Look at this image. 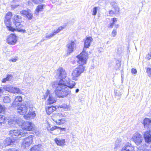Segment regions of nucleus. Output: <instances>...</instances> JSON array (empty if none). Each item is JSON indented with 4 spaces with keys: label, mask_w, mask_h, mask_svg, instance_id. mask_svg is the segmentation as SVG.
Here are the masks:
<instances>
[{
    "label": "nucleus",
    "mask_w": 151,
    "mask_h": 151,
    "mask_svg": "<svg viewBox=\"0 0 151 151\" xmlns=\"http://www.w3.org/2000/svg\"><path fill=\"white\" fill-rule=\"evenodd\" d=\"M109 14L111 16H112L115 14L113 10H111L109 11Z\"/></svg>",
    "instance_id": "c03bdc74"
},
{
    "label": "nucleus",
    "mask_w": 151,
    "mask_h": 151,
    "mask_svg": "<svg viewBox=\"0 0 151 151\" xmlns=\"http://www.w3.org/2000/svg\"><path fill=\"white\" fill-rule=\"evenodd\" d=\"M110 4L114 9L116 13L117 14L119 13L120 9L117 3L114 1H113L111 2Z\"/></svg>",
    "instance_id": "bb28decb"
},
{
    "label": "nucleus",
    "mask_w": 151,
    "mask_h": 151,
    "mask_svg": "<svg viewBox=\"0 0 151 151\" xmlns=\"http://www.w3.org/2000/svg\"><path fill=\"white\" fill-rule=\"evenodd\" d=\"M22 101V98L20 96H17L16 97L13 103V104H14L15 102H21Z\"/></svg>",
    "instance_id": "c9c22d12"
},
{
    "label": "nucleus",
    "mask_w": 151,
    "mask_h": 151,
    "mask_svg": "<svg viewBox=\"0 0 151 151\" xmlns=\"http://www.w3.org/2000/svg\"><path fill=\"white\" fill-rule=\"evenodd\" d=\"M117 20V19L116 18H113L112 19V21L114 23L115 22H116Z\"/></svg>",
    "instance_id": "3c124183"
},
{
    "label": "nucleus",
    "mask_w": 151,
    "mask_h": 151,
    "mask_svg": "<svg viewBox=\"0 0 151 151\" xmlns=\"http://www.w3.org/2000/svg\"><path fill=\"white\" fill-rule=\"evenodd\" d=\"M13 87L8 86H4L1 87V93L3 90L12 93Z\"/></svg>",
    "instance_id": "c85d7f7f"
},
{
    "label": "nucleus",
    "mask_w": 151,
    "mask_h": 151,
    "mask_svg": "<svg viewBox=\"0 0 151 151\" xmlns=\"http://www.w3.org/2000/svg\"><path fill=\"white\" fill-rule=\"evenodd\" d=\"M8 119L5 118L4 116H2L1 117V125L4 126L6 125V122H8V125L11 128L15 126L16 124H17L19 126H21L22 129V126L24 124V122L21 119H17L15 117L13 119H10L7 121Z\"/></svg>",
    "instance_id": "f257e3e1"
},
{
    "label": "nucleus",
    "mask_w": 151,
    "mask_h": 151,
    "mask_svg": "<svg viewBox=\"0 0 151 151\" xmlns=\"http://www.w3.org/2000/svg\"><path fill=\"white\" fill-rule=\"evenodd\" d=\"M55 141L56 144L60 146H64L65 142V140L63 139L56 138L55 139Z\"/></svg>",
    "instance_id": "a878e982"
},
{
    "label": "nucleus",
    "mask_w": 151,
    "mask_h": 151,
    "mask_svg": "<svg viewBox=\"0 0 151 151\" xmlns=\"http://www.w3.org/2000/svg\"><path fill=\"white\" fill-rule=\"evenodd\" d=\"M52 2H55V1H57L58 0H51Z\"/></svg>",
    "instance_id": "bf43d9fd"
},
{
    "label": "nucleus",
    "mask_w": 151,
    "mask_h": 151,
    "mask_svg": "<svg viewBox=\"0 0 151 151\" xmlns=\"http://www.w3.org/2000/svg\"><path fill=\"white\" fill-rule=\"evenodd\" d=\"M34 124L31 122H26L22 126V129L24 130L31 131L34 128Z\"/></svg>",
    "instance_id": "a211bd4d"
},
{
    "label": "nucleus",
    "mask_w": 151,
    "mask_h": 151,
    "mask_svg": "<svg viewBox=\"0 0 151 151\" xmlns=\"http://www.w3.org/2000/svg\"><path fill=\"white\" fill-rule=\"evenodd\" d=\"M144 137L146 142L149 143L151 142V132L150 131L145 132Z\"/></svg>",
    "instance_id": "4be33fe9"
},
{
    "label": "nucleus",
    "mask_w": 151,
    "mask_h": 151,
    "mask_svg": "<svg viewBox=\"0 0 151 151\" xmlns=\"http://www.w3.org/2000/svg\"><path fill=\"white\" fill-rule=\"evenodd\" d=\"M76 41L69 40L66 45L67 48V54H70L73 52L76 49Z\"/></svg>",
    "instance_id": "f8f14e48"
},
{
    "label": "nucleus",
    "mask_w": 151,
    "mask_h": 151,
    "mask_svg": "<svg viewBox=\"0 0 151 151\" xmlns=\"http://www.w3.org/2000/svg\"><path fill=\"white\" fill-rule=\"evenodd\" d=\"M28 108L26 105L21 104L18 106L17 109V112L20 115H24L27 111Z\"/></svg>",
    "instance_id": "dca6fc26"
},
{
    "label": "nucleus",
    "mask_w": 151,
    "mask_h": 151,
    "mask_svg": "<svg viewBox=\"0 0 151 151\" xmlns=\"http://www.w3.org/2000/svg\"><path fill=\"white\" fill-rule=\"evenodd\" d=\"M12 19L13 23L18 31L23 33L25 32L26 30L25 29H20L23 27V25L21 24L22 22L21 17L18 15H15Z\"/></svg>",
    "instance_id": "423d86ee"
},
{
    "label": "nucleus",
    "mask_w": 151,
    "mask_h": 151,
    "mask_svg": "<svg viewBox=\"0 0 151 151\" xmlns=\"http://www.w3.org/2000/svg\"><path fill=\"white\" fill-rule=\"evenodd\" d=\"M32 136L30 135L28 137L23 139L22 147L23 148H26L32 143Z\"/></svg>",
    "instance_id": "4468645a"
},
{
    "label": "nucleus",
    "mask_w": 151,
    "mask_h": 151,
    "mask_svg": "<svg viewBox=\"0 0 151 151\" xmlns=\"http://www.w3.org/2000/svg\"><path fill=\"white\" fill-rule=\"evenodd\" d=\"M143 124L145 129L150 131L151 129V120L150 119L147 118L144 119Z\"/></svg>",
    "instance_id": "6ab92c4d"
},
{
    "label": "nucleus",
    "mask_w": 151,
    "mask_h": 151,
    "mask_svg": "<svg viewBox=\"0 0 151 151\" xmlns=\"http://www.w3.org/2000/svg\"><path fill=\"white\" fill-rule=\"evenodd\" d=\"M92 40V38L91 37H88L87 38L84 42V48L83 51L86 52V49L88 48L90 45L91 43Z\"/></svg>",
    "instance_id": "5701e85b"
},
{
    "label": "nucleus",
    "mask_w": 151,
    "mask_h": 151,
    "mask_svg": "<svg viewBox=\"0 0 151 151\" xmlns=\"http://www.w3.org/2000/svg\"><path fill=\"white\" fill-rule=\"evenodd\" d=\"M134 147L131 143H127L122 147L120 151H134Z\"/></svg>",
    "instance_id": "aec40b11"
},
{
    "label": "nucleus",
    "mask_w": 151,
    "mask_h": 151,
    "mask_svg": "<svg viewBox=\"0 0 151 151\" xmlns=\"http://www.w3.org/2000/svg\"><path fill=\"white\" fill-rule=\"evenodd\" d=\"M18 60V57L15 56L14 58H13L9 60V61H11L13 62H16Z\"/></svg>",
    "instance_id": "ea45409f"
},
{
    "label": "nucleus",
    "mask_w": 151,
    "mask_h": 151,
    "mask_svg": "<svg viewBox=\"0 0 151 151\" xmlns=\"http://www.w3.org/2000/svg\"><path fill=\"white\" fill-rule=\"evenodd\" d=\"M43 9V5H38L35 10V14L38 15L40 11H42Z\"/></svg>",
    "instance_id": "473e14b6"
},
{
    "label": "nucleus",
    "mask_w": 151,
    "mask_h": 151,
    "mask_svg": "<svg viewBox=\"0 0 151 151\" xmlns=\"http://www.w3.org/2000/svg\"><path fill=\"white\" fill-rule=\"evenodd\" d=\"M44 97L47 101L48 104H52L56 102V99L54 97V94L50 93V91L47 90L45 95Z\"/></svg>",
    "instance_id": "9d476101"
},
{
    "label": "nucleus",
    "mask_w": 151,
    "mask_h": 151,
    "mask_svg": "<svg viewBox=\"0 0 151 151\" xmlns=\"http://www.w3.org/2000/svg\"><path fill=\"white\" fill-rule=\"evenodd\" d=\"M132 139L137 145H141L143 140V137L142 135L138 132H136L134 134Z\"/></svg>",
    "instance_id": "ddd939ff"
},
{
    "label": "nucleus",
    "mask_w": 151,
    "mask_h": 151,
    "mask_svg": "<svg viewBox=\"0 0 151 151\" xmlns=\"http://www.w3.org/2000/svg\"><path fill=\"white\" fill-rule=\"evenodd\" d=\"M27 134V132H25V131L17 129L11 130L9 133V134L14 139V140L16 141L22 137L26 136Z\"/></svg>",
    "instance_id": "20e7f679"
},
{
    "label": "nucleus",
    "mask_w": 151,
    "mask_h": 151,
    "mask_svg": "<svg viewBox=\"0 0 151 151\" xmlns=\"http://www.w3.org/2000/svg\"><path fill=\"white\" fill-rule=\"evenodd\" d=\"M28 109H29L28 112H31L32 111H34V112H35V111L34 110V108L32 105H29V108H28Z\"/></svg>",
    "instance_id": "4c0bfd02"
},
{
    "label": "nucleus",
    "mask_w": 151,
    "mask_h": 151,
    "mask_svg": "<svg viewBox=\"0 0 151 151\" xmlns=\"http://www.w3.org/2000/svg\"><path fill=\"white\" fill-rule=\"evenodd\" d=\"M147 58L148 60H150L151 58V55L150 54H148L147 56Z\"/></svg>",
    "instance_id": "603ef678"
},
{
    "label": "nucleus",
    "mask_w": 151,
    "mask_h": 151,
    "mask_svg": "<svg viewBox=\"0 0 151 151\" xmlns=\"http://www.w3.org/2000/svg\"><path fill=\"white\" fill-rule=\"evenodd\" d=\"M65 81L63 80H60L59 81H55L51 83V85L53 87H56L61 86L62 85H66L69 88H73L76 85V83L74 81L70 80L69 78H67L65 79Z\"/></svg>",
    "instance_id": "7ed1b4c3"
},
{
    "label": "nucleus",
    "mask_w": 151,
    "mask_h": 151,
    "mask_svg": "<svg viewBox=\"0 0 151 151\" xmlns=\"http://www.w3.org/2000/svg\"><path fill=\"white\" fill-rule=\"evenodd\" d=\"M114 23L112 22L111 23V24L110 25L109 27H110L112 28L114 25Z\"/></svg>",
    "instance_id": "5fc2aeb1"
},
{
    "label": "nucleus",
    "mask_w": 151,
    "mask_h": 151,
    "mask_svg": "<svg viewBox=\"0 0 151 151\" xmlns=\"http://www.w3.org/2000/svg\"><path fill=\"white\" fill-rule=\"evenodd\" d=\"M59 128L62 130H64L65 129V128H61V127H59Z\"/></svg>",
    "instance_id": "4d7b16f0"
},
{
    "label": "nucleus",
    "mask_w": 151,
    "mask_h": 151,
    "mask_svg": "<svg viewBox=\"0 0 151 151\" xmlns=\"http://www.w3.org/2000/svg\"><path fill=\"white\" fill-rule=\"evenodd\" d=\"M41 146L40 145H35L30 149V151H40Z\"/></svg>",
    "instance_id": "7c9ffc66"
},
{
    "label": "nucleus",
    "mask_w": 151,
    "mask_h": 151,
    "mask_svg": "<svg viewBox=\"0 0 151 151\" xmlns=\"http://www.w3.org/2000/svg\"><path fill=\"white\" fill-rule=\"evenodd\" d=\"M20 0H13V2L14 3L16 2L19 1Z\"/></svg>",
    "instance_id": "6e6d98bb"
},
{
    "label": "nucleus",
    "mask_w": 151,
    "mask_h": 151,
    "mask_svg": "<svg viewBox=\"0 0 151 151\" xmlns=\"http://www.w3.org/2000/svg\"><path fill=\"white\" fill-rule=\"evenodd\" d=\"M12 15L11 12H8L5 16L4 21L8 29L10 31L14 32L15 30V29L10 26L11 20Z\"/></svg>",
    "instance_id": "1a4fd4ad"
},
{
    "label": "nucleus",
    "mask_w": 151,
    "mask_h": 151,
    "mask_svg": "<svg viewBox=\"0 0 151 151\" xmlns=\"http://www.w3.org/2000/svg\"><path fill=\"white\" fill-rule=\"evenodd\" d=\"M116 35V29H114L111 33V35L113 37H115Z\"/></svg>",
    "instance_id": "37998d69"
},
{
    "label": "nucleus",
    "mask_w": 151,
    "mask_h": 151,
    "mask_svg": "<svg viewBox=\"0 0 151 151\" xmlns=\"http://www.w3.org/2000/svg\"><path fill=\"white\" fill-rule=\"evenodd\" d=\"M59 127H57V126H54L53 127H52L51 129L50 130L51 131H53L54 130H55L57 128H59Z\"/></svg>",
    "instance_id": "de8ad7c7"
},
{
    "label": "nucleus",
    "mask_w": 151,
    "mask_h": 151,
    "mask_svg": "<svg viewBox=\"0 0 151 151\" xmlns=\"http://www.w3.org/2000/svg\"><path fill=\"white\" fill-rule=\"evenodd\" d=\"M66 75V73L65 70L62 68L60 67L57 71L56 77L58 78L60 80H63V81H65V79L67 78Z\"/></svg>",
    "instance_id": "9b49d317"
},
{
    "label": "nucleus",
    "mask_w": 151,
    "mask_h": 151,
    "mask_svg": "<svg viewBox=\"0 0 151 151\" xmlns=\"http://www.w3.org/2000/svg\"><path fill=\"white\" fill-rule=\"evenodd\" d=\"M77 60V62L80 64V65H82L85 64L86 62L87 59L88 58V54L84 51L81 53L76 57Z\"/></svg>",
    "instance_id": "6e6552de"
},
{
    "label": "nucleus",
    "mask_w": 151,
    "mask_h": 151,
    "mask_svg": "<svg viewBox=\"0 0 151 151\" xmlns=\"http://www.w3.org/2000/svg\"><path fill=\"white\" fill-rule=\"evenodd\" d=\"M121 139H118L116 141L114 149L117 148L120 145V143L121 142Z\"/></svg>",
    "instance_id": "e433bc0d"
},
{
    "label": "nucleus",
    "mask_w": 151,
    "mask_h": 151,
    "mask_svg": "<svg viewBox=\"0 0 151 151\" xmlns=\"http://www.w3.org/2000/svg\"><path fill=\"white\" fill-rule=\"evenodd\" d=\"M3 143L5 146L9 145L13 146V145H16L17 144V141H15L14 140H12L9 138H7L4 141Z\"/></svg>",
    "instance_id": "412c9836"
},
{
    "label": "nucleus",
    "mask_w": 151,
    "mask_h": 151,
    "mask_svg": "<svg viewBox=\"0 0 151 151\" xmlns=\"http://www.w3.org/2000/svg\"><path fill=\"white\" fill-rule=\"evenodd\" d=\"M123 92V90L122 88H119L116 89L114 91V93L115 96H120Z\"/></svg>",
    "instance_id": "c756f323"
},
{
    "label": "nucleus",
    "mask_w": 151,
    "mask_h": 151,
    "mask_svg": "<svg viewBox=\"0 0 151 151\" xmlns=\"http://www.w3.org/2000/svg\"><path fill=\"white\" fill-rule=\"evenodd\" d=\"M79 91V89L78 88L76 90V93H78Z\"/></svg>",
    "instance_id": "13d9d810"
},
{
    "label": "nucleus",
    "mask_w": 151,
    "mask_h": 151,
    "mask_svg": "<svg viewBox=\"0 0 151 151\" xmlns=\"http://www.w3.org/2000/svg\"><path fill=\"white\" fill-rule=\"evenodd\" d=\"M85 70V67L82 65H79L73 71L72 73L73 79L77 80L79 76H80Z\"/></svg>",
    "instance_id": "0eeeda50"
},
{
    "label": "nucleus",
    "mask_w": 151,
    "mask_h": 151,
    "mask_svg": "<svg viewBox=\"0 0 151 151\" xmlns=\"http://www.w3.org/2000/svg\"><path fill=\"white\" fill-rule=\"evenodd\" d=\"M11 101V100L9 97L8 96H5L3 99V101L4 103H8Z\"/></svg>",
    "instance_id": "f704fd0d"
},
{
    "label": "nucleus",
    "mask_w": 151,
    "mask_h": 151,
    "mask_svg": "<svg viewBox=\"0 0 151 151\" xmlns=\"http://www.w3.org/2000/svg\"><path fill=\"white\" fill-rule=\"evenodd\" d=\"M116 26H117V27H118V25L117 24V25H116Z\"/></svg>",
    "instance_id": "052dcab7"
},
{
    "label": "nucleus",
    "mask_w": 151,
    "mask_h": 151,
    "mask_svg": "<svg viewBox=\"0 0 151 151\" xmlns=\"http://www.w3.org/2000/svg\"><path fill=\"white\" fill-rule=\"evenodd\" d=\"M17 42V38L15 34H12L9 36L7 40V42L11 45L15 44Z\"/></svg>",
    "instance_id": "f3484780"
},
{
    "label": "nucleus",
    "mask_w": 151,
    "mask_h": 151,
    "mask_svg": "<svg viewBox=\"0 0 151 151\" xmlns=\"http://www.w3.org/2000/svg\"><path fill=\"white\" fill-rule=\"evenodd\" d=\"M64 114H60L57 113L55 114H53L51 116V119L55 122L58 125H60L61 124H64L66 121L62 117H65Z\"/></svg>",
    "instance_id": "39448f33"
},
{
    "label": "nucleus",
    "mask_w": 151,
    "mask_h": 151,
    "mask_svg": "<svg viewBox=\"0 0 151 151\" xmlns=\"http://www.w3.org/2000/svg\"><path fill=\"white\" fill-rule=\"evenodd\" d=\"M36 115V114L34 111L28 112L27 114L24 116V117L26 119L29 120L34 119Z\"/></svg>",
    "instance_id": "b1692460"
},
{
    "label": "nucleus",
    "mask_w": 151,
    "mask_h": 151,
    "mask_svg": "<svg viewBox=\"0 0 151 151\" xmlns=\"http://www.w3.org/2000/svg\"><path fill=\"white\" fill-rule=\"evenodd\" d=\"M56 109V107L52 106H49L46 109V111L48 115L50 114L52 112L55 111Z\"/></svg>",
    "instance_id": "cd10ccee"
},
{
    "label": "nucleus",
    "mask_w": 151,
    "mask_h": 151,
    "mask_svg": "<svg viewBox=\"0 0 151 151\" xmlns=\"http://www.w3.org/2000/svg\"><path fill=\"white\" fill-rule=\"evenodd\" d=\"M20 12L24 17H27L29 19H31L33 17L32 14L28 11L23 10L21 11Z\"/></svg>",
    "instance_id": "393cba45"
},
{
    "label": "nucleus",
    "mask_w": 151,
    "mask_h": 151,
    "mask_svg": "<svg viewBox=\"0 0 151 151\" xmlns=\"http://www.w3.org/2000/svg\"><path fill=\"white\" fill-rule=\"evenodd\" d=\"M8 150V151H17V150L15 148L9 149Z\"/></svg>",
    "instance_id": "8fccbe9b"
},
{
    "label": "nucleus",
    "mask_w": 151,
    "mask_h": 151,
    "mask_svg": "<svg viewBox=\"0 0 151 151\" xmlns=\"http://www.w3.org/2000/svg\"><path fill=\"white\" fill-rule=\"evenodd\" d=\"M68 88L66 85L57 86L55 90L56 95L59 98L66 97L70 92Z\"/></svg>",
    "instance_id": "f03ea898"
},
{
    "label": "nucleus",
    "mask_w": 151,
    "mask_h": 151,
    "mask_svg": "<svg viewBox=\"0 0 151 151\" xmlns=\"http://www.w3.org/2000/svg\"><path fill=\"white\" fill-rule=\"evenodd\" d=\"M147 73L148 76H151V68H148L147 70Z\"/></svg>",
    "instance_id": "79ce46f5"
},
{
    "label": "nucleus",
    "mask_w": 151,
    "mask_h": 151,
    "mask_svg": "<svg viewBox=\"0 0 151 151\" xmlns=\"http://www.w3.org/2000/svg\"><path fill=\"white\" fill-rule=\"evenodd\" d=\"M63 27H59L58 29L54 30L52 33L50 34H46L45 37V38H42L40 42H42L44 41V40H46L47 39H49L52 37L54 36L57 33L59 32H60L61 30H63Z\"/></svg>",
    "instance_id": "2eb2a0df"
},
{
    "label": "nucleus",
    "mask_w": 151,
    "mask_h": 151,
    "mask_svg": "<svg viewBox=\"0 0 151 151\" xmlns=\"http://www.w3.org/2000/svg\"><path fill=\"white\" fill-rule=\"evenodd\" d=\"M131 72L132 73L136 74L137 73V70L133 68L131 70Z\"/></svg>",
    "instance_id": "49530a36"
},
{
    "label": "nucleus",
    "mask_w": 151,
    "mask_h": 151,
    "mask_svg": "<svg viewBox=\"0 0 151 151\" xmlns=\"http://www.w3.org/2000/svg\"><path fill=\"white\" fill-rule=\"evenodd\" d=\"M1 113L2 112H4L5 111V107L1 105Z\"/></svg>",
    "instance_id": "a18cd8bd"
},
{
    "label": "nucleus",
    "mask_w": 151,
    "mask_h": 151,
    "mask_svg": "<svg viewBox=\"0 0 151 151\" xmlns=\"http://www.w3.org/2000/svg\"><path fill=\"white\" fill-rule=\"evenodd\" d=\"M12 78V75H8L5 78L3 79L2 80L3 83H6L7 81H11Z\"/></svg>",
    "instance_id": "2f4dec72"
},
{
    "label": "nucleus",
    "mask_w": 151,
    "mask_h": 151,
    "mask_svg": "<svg viewBox=\"0 0 151 151\" xmlns=\"http://www.w3.org/2000/svg\"><path fill=\"white\" fill-rule=\"evenodd\" d=\"M12 90V93H21V90L19 88L13 87Z\"/></svg>",
    "instance_id": "72a5a7b5"
},
{
    "label": "nucleus",
    "mask_w": 151,
    "mask_h": 151,
    "mask_svg": "<svg viewBox=\"0 0 151 151\" xmlns=\"http://www.w3.org/2000/svg\"><path fill=\"white\" fill-rule=\"evenodd\" d=\"M141 151H151V150L149 149H145L142 150Z\"/></svg>",
    "instance_id": "864d4df0"
},
{
    "label": "nucleus",
    "mask_w": 151,
    "mask_h": 151,
    "mask_svg": "<svg viewBox=\"0 0 151 151\" xmlns=\"http://www.w3.org/2000/svg\"><path fill=\"white\" fill-rule=\"evenodd\" d=\"M60 107L63 109H68L69 108L68 106L65 104H63L61 105Z\"/></svg>",
    "instance_id": "a19ab883"
},
{
    "label": "nucleus",
    "mask_w": 151,
    "mask_h": 151,
    "mask_svg": "<svg viewBox=\"0 0 151 151\" xmlns=\"http://www.w3.org/2000/svg\"><path fill=\"white\" fill-rule=\"evenodd\" d=\"M97 7H95L93 9L92 14L93 15H96L97 12Z\"/></svg>",
    "instance_id": "58836bf2"
},
{
    "label": "nucleus",
    "mask_w": 151,
    "mask_h": 151,
    "mask_svg": "<svg viewBox=\"0 0 151 151\" xmlns=\"http://www.w3.org/2000/svg\"><path fill=\"white\" fill-rule=\"evenodd\" d=\"M104 1H105V3L106 4H107L108 3L110 2L111 3V2H112V1H114V0H104Z\"/></svg>",
    "instance_id": "09e8293b"
}]
</instances>
